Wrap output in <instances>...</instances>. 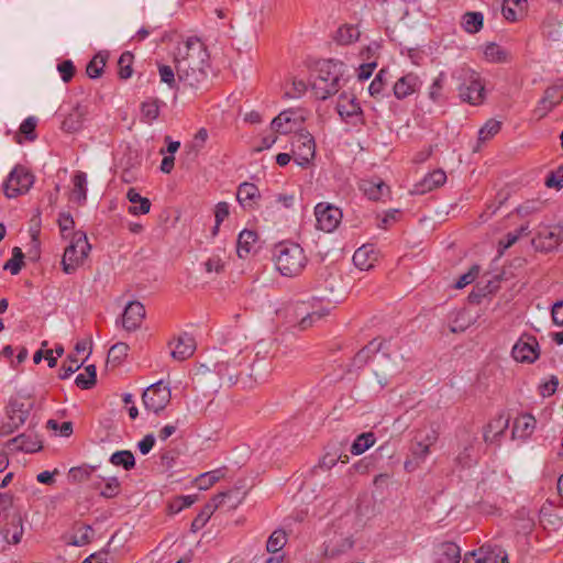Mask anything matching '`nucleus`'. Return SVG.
<instances>
[{
    "mask_svg": "<svg viewBox=\"0 0 563 563\" xmlns=\"http://www.w3.org/2000/svg\"><path fill=\"white\" fill-rule=\"evenodd\" d=\"M145 318V308L140 301H130L122 313V325L128 331H134L141 327Z\"/></svg>",
    "mask_w": 563,
    "mask_h": 563,
    "instance_id": "obj_14",
    "label": "nucleus"
},
{
    "mask_svg": "<svg viewBox=\"0 0 563 563\" xmlns=\"http://www.w3.org/2000/svg\"><path fill=\"white\" fill-rule=\"evenodd\" d=\"M260 198L261 194L256 185L245 181L238 187L236 199L242 208L253 209Z\"/></svg>",
    "mask_w": 563,
    "mask_h": 563,
    "instance_id": "obj_16",
    "label": "nucleus"
},
{
    "mask_svg": "<svg viewBox=\"0 0 563 563\" xmlns=\"http://www.w3.org/2000/svg\"><path fill=\"white\" fill-rule=\"evenodd\" d=\"M91 246L85 232L77 231L74 233L70 244L65 249L62 267L64 273L73 274L84 264Z\"/></svg>",
    "mask_w": 563,
    "mask_h": 563,
    "instance_id": "obj_4",
    "label": "nucleus"
},
{
    "mask_svg": "<svg viewBox=\"0 0 563 563\" xmlns=\"http://www.w3.org/2000/svg\"><path fill=\"white\" fill-rule=\"evenodd\" d=\"M482 563H509L508 555L504 549L498 545H485Z\"/></svg>",
    "mask_w": 563,
    "mask_h": 563,
    "instance_id": "obj_41",
    "label": "nucleus"
},
{
    "mask_svg": "<svg viewBox=\"0 0 563 563\" xmlns=\"http://www.w3.org/2000/svg\"><path fill=\"white\" fill-rule=\"evenodd\" d=\"M291 122V112L283 111L273 119L271 126L278 133L288 134L292 132V126L290 125Z\"/></svg>",
    "mask_w": 563,
    "mask_h": 563,
    "instance_id": "obj_44",
    "label": "nucleus"
},
{
    "mask_svg": "<svg viewBox=\"0 0 563 563\" xmlns=\"http://www.w3.org/2000/svg\"><path fill=\"white\" fill-rule=\"evenodd\" d=\"M57 70L64 82H69L76 71L74 63L70 59H65L57 65Z\"/></svg>",
    "mask_w": 563,
    "mask_h": 563,
    "instance_id": "obj_61",
    "label": "nucleus"
},
{
    "mask_svg": "<svg viewBox=\"0 0 563 563\" xmlns=\"http://www.w3.org/2000/svg\"><path fill=\"white\" fill-rule=\"evenodd\" d=\"M461 25L466 33L476 34L483 29L484 15L477 11L465 12L462 16Z\"/></svg>",
    "mask_w": 563,
    "mask_h": 563,
    "instance_id": "obj_28",
    "label": "nucleus"
},
{
    "mask_svg": "<svg viewBox=\"0 0 563 563\" xmlns=\"http://www.w3.org/2000/svg\"><path fill=\"white\" fill-rule=\"evenodd\" d=\"M225 499L230 501V508H235L239 504L242 503L243 496L241 495L239 489H230L227 492L219 493L209 503L217 504L219 508L221 505L224 504Z\"/></svg>",
    "mask_w": 563,
    "mask_h": 563,
    "instance_id": "obj_42",
    "label": "nucleus"
},
{
    "mask_svg": "<svg viewBox=\"0 0 563 563\" xmlns=\"http://www.w3.org/2000/svg\"><path fill=\"white\" fill-rule=\"evenodd\" d=\"M501 128V122L489 119L478 131V141L486 142L496 135Z\"/></svg>",
    "mask_w": 563,
    "mask_h": 563,
    "instance_id": "obj_49",
    "label": "nucleus"
},
{
    "mask_svg": "<svg viewBox=\"0 0 563 563\" xmlns=\"http://www.w3.org/2000/svg\"><path fill=\"white\" fill-rule=\"evenodd\" d=\"M376 442V437L373 432H364L356 437L351 445L350 452L353 455H361L366 450L372 448Z\"/></svg>",
    "mask_w": 563,
    "mask_h": 563,
    "instance_id": "obj_36",
    "label": "nucleus"
},
{
    "mask_svg": "<svg viewBox=\"0 0 563 563\" xmlns=\"http://www.w3.org/2000/svg\"><path fill=\"white\" fill-rule=\"evenodd\" d=\"M536 345L519 341L512 347V356L518 362L532 363L538 357Z\"/></svg>",
    "mask_w": 563,
    "mask_h": 563,
    "instance_id": "obj_32",
    "label": "nucleus"
},
{
    "mask_svg": "<svg viewBox=\"0 0 563 563\" xmlns=\"http://www.w3.org/2000/svg\"><path fill=\"white\" fill-rule=\"evenodd\" d=\"M86 358H84L81 362H78V360L71 355L68 356L67 362L68 364H63L58 372V378L59 379H67L73 375L75 372H77L84 364Z\"/></svg>",
    "mask_w": 563,
    "mask_h": 563,
    "instance_id": "obj_54",
    "label": "nucleus"
},
{
    "mask_svg": "<svg viewBox=\"0 0 563 563\" xmlns=\"http://www.w3.org/2000/svg\"><path fill=\"white\" fill-rule=\"evenodd\" d=\"M197 496L195 495H184L176 497L169 505V508L173 512H179L185 508L190 507L194 503H196Z\"/></svg>",
    "mask_w": 563,
    "mask_h": 563,
    "instance_id": "obj_59",
    "label": "nucleus"
},
{
    "mask_svg": "<svg viewBox=\"0 0 563 563\" xmlns=\"http://www.w3.org/2000/svg\"><path fill=\"white\" fill-rule=\"evenodd\" d=\"M158 74L161 81L166 84L170 89H178L174 69L168 65H158Z\"/></svg>",
    "mask_w": 563,
    "mask_h": 563,
    "instance_id": "obj_57",
    "label": "nucleus"
},
{
    "mask_svg": "<svg viewBox=\"0 0 563 563\" xmlns=\"http://www.w3.org/2000/svg\"><path fill=\"white\" fill-rule=\"evenodd\" d=\"M15 446L16 451L34 453L42 449L41 441L36 437L27 433H21L18 437L8 441L7 446Z\"/></svg>",
    "mask_w": 563,
    "mask_h": 563,
    "instance_id": "obj_21",
    "label": "nucleus"
},
{
    "mask_svg": "<svg viewBox=\"0 0 563 563\" xmlns=\"http://www.w3.org/2000/svg\"><path fill=\"white\" fill-rule=\"evenodd\" d=\"M170 397L169 387L162 380L148 386L142 395L145 408L155 413L162 411L169 404Z\"/></svg>",
    "mask_w": 563,
    "mask_h": 563,
    "instance_id": "obj_8",
    "label": "nucleus"
},
{
    "mask_svg": "<svg viewBox=\"0 0 563 563\" xmlns=\"http://www.w3.org/2000/svg\"><path fill=\"white\" fill-rule=\"evenodd\" d=\"M362 189L364 194L371 199V200H379L385 195L388 194L389 188L384 181H373V180H365L362 184Z\"/></svg>",
    "mask_w": 563,
    "mask_h": 563,
    "instance_id": "obj_35",
    "label": "nucleus"
},
{
    "mask_svg": "<svg viewBox=\"0 0 563 563\" xmlns=\"http://www.w3.org/2000/svg\"><path fill=\"white\" fill-rule=\"evenodd\" d=\"M445 181L446 174L442 169H437L426 175L423 179L415 186V191L417 194H426L442 186Z\"/></svg>",
    "mask_w": 563,
    "mask_h": 563,
    "instance_id": "obj_22",
    "label": "nucleus"
},
{
    "mask_svg": "<svg viewBox=\"0 0 563 563\" xmlns=\"http://www.w3.org/2000/svg\"><path fill=\"white\" fill-rule=\"evenodd\" d=\"M218 509V505L214 503H207L201 511L196 516V518L191 522V531L197 532L202 529L213 512Z\"/></svg>",
    "mask_w": 563,
    "mask_h": 563,
    "instance_id": "obj_39",
    "label": "nucleus"
},
{
    "mask_svg": "<svg viewBox=\"0 0 563 563\" xmlns=\"http://www.w3.org/2000/svg\"><path fill=\"white\" fill-rule=\"evenodd\" d=\"M109 461L112 465L122 466L125 471H130L135 466V457L129 450L114 452Z\"/></svg>",
    "mask_w": 563,
    "mask_h": 563,
    "instance_id": "obj_40",
    "label": "nucleus"
},
{
    "mask_svg": "<svg viewBox=\"0 0 563 563\" xmlns=\"http://www.w3.org/2000/svg\"><path fill=\"white\" fill-rule=\"evenodd\" d=\"M34 183V176L22 166L14 167L9 174L3 190L8 198H15L29 191Z\"/></svg>",
    "mask_w": 563,
    "mask_h": 563,
    "instance_id": "obj_6",
    "label": "nucleus"
},
{
    "mask_svg": "<svg viewBox=\"0 0 563 563\" xmlns=\"http://www.w3.org/2000/svg\"><path fill=\"white\" fill-rule=\"evenodd\" d=\"M24 254L18 246L12 249V257L5 262L3 269L9 271L12 275L20 273L23 265Z\"/></svg>",
    "mask_w": 563,
    "mask_h": 563,
    "instance_id": "obj_48",
    "label": "nucleus"
},
{
    "mask_svg": "<svg viewBox=\"0 0 563 563\" xmlns=\"http://www.w3.org/2000/svg\"><path fill=\"white\" fill-rule=\"evenodd\" d=\"M361 33L356 25L346 24L336 31L335 41L341 45H349L356 42Z\"/></svg>",
    "mask_w": 563,
    "mask_h": 563,
    "instance_id": "obj_37",
    "label": "nucleus"
},
{
    "mask_svg": "<svg viewBox=\"0 0 563 563\" xmlns=\"http://www.w3.org/2000/svg\"><path fill=\"white\" fill-rule=\"evenodd\" d=\"M88 109L86 106L77 104L74 107L62 123L63 130L69 133L79 131L84 125Z\"/></svg>",
    "mask_w": 563,
    "mask_h": 563,
    "instance_id": "obj_20",
    "label": "nucleus"
},
{
    "mask_svg": "<svg viewBox=\"0 0 563 563\" xmlns=\"http://www.w3.org/2000/svg\"><path fill=\"white\" fill-rule=\"evenodd\" d=\"M258 236L257 233L253 230H243L240 232L236 241V253L240 258L246 257L254 244L256 243Z\"/></svg>",
    "mask_w": 563,
    "mask_h": 563,
    "instance_id": "obj_26",
    "label": "nucleus"
},
{
    "mask_svg": "<svg viewBox=\"0 0 563 563\" xmlns=\"http://www.w3.org/2000/svg\"><path fill=\"white\" fill-rule=\"evenodd\" d=\"M74 189L71 199L79 206H82L87 200V175L84 172H77L73 178Z\"/></svg>",
    "mask_w": 563,
    "mask_h": 563,
    "instance_id": "obj_29",
    "label": "nucleus"
},
{
    "mask_svg": "<svg viewBox=\"0 0 563 563\" xmlns=\"http://www.w3.org/2000/svg\"><path fill=\"white\" fill-rule=\"evenodd\" d=\"M536 418L530 413H525L515 419L511 437L512 439H527L536 429Z\"/></svg>",
    "mask_w": 563,
    "mask_h": 563,
    "instance_id": "obj_18",
    "label": "nucleus"
},
{
    "mask_svg": "<svg viewBox=\"0 0 563 563\" xmlns=\"http://www.w3.org/2000/svg\"><path fill=\"white\" fill-rule=\"evenodd\" d=\"M515 526L517 532L523 534L530 533L536 526V521L533 516L531 515V511L526 508L519 509L516 515Z\"/></svg>",
    "mask_w": 563,
    "mask_h": 563,
    "instance_id": "obj_34",
    "label": "nucleus"
},
{
    "mask_svg": "<svg viewBox=\"0 0 563 563\" xmlns=\"http://www.w3.org/2000/svg\"><path fill=\"white\" fill-rule=\"evenodd\" d=\"M120 493V482L117 477H111L101 489L100 495L104 498H113Z\"/></svg>",
    "mask_w": 563,
    "mask_h": 563,
    "instance_id": "obj_64",
    "label": "nucleus"
},
{
    "mask_svg": "<svg viewBox=\"0 0 563 563\" xmlns=\"http://www.w3.org/2000/svg\"><path fill=\"white\" fill-rule=\"evenodd\" d=\"M275 266L286 277L299 275L307 264L302 247L292 242H282L275 246Z\"/></svg>",
    "mask_w": 563,
    "mask_h": 563,
    "instance_id": "obj_2",
    "label": "nucleus"
},
{
    "mask_svg": "<svg viewBox=\"0 0 563 563\" xmlns=\"http://www.w3.org/2000/svg\"><path fill=\"white\" fill-rule=\"evenodd\" d=\"M106 59L101 55H96L87 65L86 73L89 78H99L103 71Z\"/></svg>",
    "mask_w": 563,
    "mask_h": 563,
    "instance_id": "obj_55",
    "label": "nucleus"
},
{
    "mask_svg": "<svg viewBox=\"0 0 563 563\" xmlns=\"http://www.w3.org/2000/svg\"><path fill=\"white\" fill-rule=\"evenodd\" d=\"M336 110L342 120L353 125L363 123V111L356 102V97L347 92L339 96Z\"/></svg>",
    "mask_w": 563,
    "mask_h": 563,
    "instance_id": "obj_11",
    "label": "nucleus"
},
{
    "mask_svg": "<svg viewBox=\"0 0 563 563\" xmlns=\"http://www.w3.org/2000/svg\"><path fill=\"white\" fill-rule=\"evenodd\" d=\"M352 260L356 267L362 271H366L374 266V263L376 262V255L374 251L364 245L354 252Z\"/></svg>",
    "mask_w": 563,
    "mask_h": 563,
    "instance_id": "obj_30",
    "label": "nucleus"
},
{
    "mask_svg": "<svg viewBox=\"0 0 563 563\" xmlns=\"http://www.w3.org/2000/svg\"><path fill=\"white\" fill-rule=\"evenodd\" d=\"M563 241V228L559 225L540 227L537 235L532 239L536 251L549 253L559 247Z\"/></svg>",
    "mask_w": 563,
    "mask_h": 563,
    "instance_id": "obj_7",
    "label": "nucleus"
},
{
    "mask_svg": "<svg viewBox=\"0 0 563 563\" xmlns=\"http://www.w3.org/2000/svg\"><path fill=\"white\" fill-rule=\"evenodd\" d=\"M528 9V0H504L503 16L509 22H516Z\"/></svg>",
    "mask_w": 563,
    "mask_h": 563,
    "instance_id": "obj_23",
    "label": "nucleus"
},
{
    "mask_svg": "<svg viewBox=\"0 0 563 563\" xmlns=\"http://www.w3.org/2000/svg\"><path fill=\"white\" fill-rule=\"evenodd\" d=\"M129 345L124 342L113 344L108 352V362L120 364L128 355Z\"/></svg>",
    "mask_w": 563,
    "mask_h": 563,
    "instance_id": "obj_51",
    "label": "nucleus"
},
{
    "mask_svg": "<svg viewBox=\"0 0 563 563\" xmlns=\"http://www.w3.org/2000/svg\"><path fill=\"white\" fill-rule=\"evenodd\" d=\"M479 267L477 265H474L470 268V271L465 274H463L457 282L455 283L456 289H462L466 287L467 285L472 284L476 277L478 276Z\"/></svg>",
    "mask_w": 563,
    "mask_h": 563,
    "instance_id": "obj_62",
    "label": "nucleus"
},
{
    "mask_svg": "<svg viewBox=\"0 0 563 563\" xmlns=\"http://www.w3.org/2000/svg\"><path fill=\"white\" fill-rule=\"evenodd\" d=\"M510 418L505 413L498 415L486 427L484 440L486 443H497L509 427Z\"/></svg>",
    "mask_w": 563,
    "mask_h": 563,
    "instance_id": "obj_15",
    "label": "nucleus"
},
{
    "mask_svg": "<svg viewBox=\"0 0 563 563\" xmlns=\"http://www.w3.org/2000/svg\"><path fill=\"white\" fill-rule=\"evenodd\" d=\"M287 543L286 532L282 529L275 530L268 538L266 542V550L269 553H277L282 551V549Z\"/></svg>",
    "mask_w": 563,
    "mask_h": 563,
    "instance_id": "obj_46",
    "label": "nucleus"
},
{
    "mask_svg": "<svg viewBox=\"0 0 563 563\" xmlns=\"http://www.w3.org/2000/svg\"><path fill=\"white\" fill-rule=\"evenodd\" d=\"M562 88V86L554 85L544 91V96L539 102V110L542 111L541 115L552 110L553 107L563 100V92H561Z\"/></svg>",
    "mask_w": 563,
    "mask_h": 563,
    "instance_id": "obj_25",
    "label": "nucleus"
},
{
    "mask_svg": "<svg viewBox=\"0 0 563 563\" xmlns=\"http://www.w3.org/2000/svg\"><path fill=\"white\" fill-rule=\"evenodd\" d=\"M314 153V139L309 132H300L294 136L292 157L299 166L306 167L313 159Z\"/></svg>",
    "mask_w": 563,
    "mask_h": 563,
    "instance_id": "obj_9",
    "label": "nucleus"
},
{
    "mask_svg": "<svg viewBox=\"0 0 563 563\" xmlns=\"http://www.w3.org/2000/svg\"><path fill=\"white\" fill-rule=\"evenodd\" d=\"M36 125L37 119L35 117L26 118L20 125V134H23L27 141H34L36 139Z\"/></svg>",
    "mask_w": 563,
    "mask_h": 563,
    "instance_id": "obj_58",
    "label": "nucleus"
},
{
    "mask_svg": "<svg viewBox=\"0 0 563 563\" xmlns=\"http://www.w3.org/2000/svg\"><path fill=\"white\" fill-rule=\"evenodd\" d=\"M79 536L75 537L71 544L76 547H82L90 542L92 537V528L88 525H84L78 529Z\"/></svg>",
    "mask_w": 563,
    "mask_h": 563,
    "instance_id": "obj_63",
    "label": "nucleus"
},
{
    "mask_svg": "<svg viewBox=\"0 0 563 563\" xmlns=\"http://www.w3.org/2000/svg\"><path fill=\"white\" fill-rule=\"evenodd\" d=\"M134 55L126 51L121 54L118 60L119 71L118 75L121 79H129L133 74Z\"/></svg>",
    "mask_w": 563,
    "mask_h": 563,
    "instance_id": "obj_47",
    "label": "nucleus"
},
{
    "mask_svg": "<svg viewBox=\"0 0 563 563\" xmlns=\"http://www.w3.org/2000/svg\"><path fill=\"white\" fill-rule=\"evenodd\" d=\"M559 517L551 512V507L542 506L539 510V522L544 528H555Z\"/></svg>",
    "mask_w": 563,
    "mask_h": 563,
    "instance_id": "obj_56",
    "label": "nucleus"
},
{
    "mask_svg": "<svg viewBox=\"0 0 563 563\" xmlns=\"http://www.w3.org/2000/svg\"><path fill=\"white\" fill-rule=\"evenodd\" d=\"M195 350V339L188 333H183L176 339V344L172 349L170 355L176 361H185L194 354Z\"/></svg>",
    "mask_w": 563,
    "mask_h": 563,
    "instance_id": "obj_17",
    "label": "nucleus"
},
{
    "mask_svg": "<svg viewBox=\"0 0 563 563\" xmlns=\"http://www.w3.org/2000/svg\"><path fill=\"white\" fill-rule=\"evenodd\" d=\"M209 54L198 37H189L177 48L175 68L178 81L191 88L206 82Z\"/></svg>",
    "mask_w": 563,
    "mask_h": 563,
    "instance_id": "obj_1",
    "label": "nucleus"
},
{
    "mask_svg": "<svg viewBox=\"0 0 563 563\" xmlns=\"http://www.w3.org/2000/svg\"><path fill=\"white\" fill-rule=\"evenodd\" d=\"M459 85L460 98L470 104L478 106L483 103L485 98V86L481 80L479 74L470 69L462 68L460 70Z\"/></svg>",
    "mask_w": 563,
    "mask_h": 563,
    "instance_id": "obj_5",
    "label": "nucleus"
},
{
    "mask_svg": "<svg viewBox=\"0 0 563 563\" xmlns=\"http://www.w3.org/2000/svg\"><path fill=\"white\" fill-rule=\"evenodd\" d=\"M159 103L161 101L156 98L145 100L141 104V113L143 119L151 123L156 120L159 115Z\"/></svg>",
    "mask_w": 563,
    "mask_h": 563,
    "instance_id": "obj_45",
    "label": "nucleus"
},
{
    "mask_svg": "<svg viewBox=\"0 0 563 563\" xmlns=\"http://www.w3.org/2000/svg\"><path fill=\"white\" fill-rule=\"evenodd\" d=\"M437 563H459L461 560V549L454 542H442L434 551Z\"/></svg>",
    "mask_w": 563,
    "mask_h": 563,
    "instance_id": "obj_19",
    "label": "nucleus"
},
{
    "mask_svg": "<svg viewBox=\"0 0 563 563\" xmlns=\"http://www.w3.org/2000/svg\"><path fill=\"white\" fill-rule=\"evenodd\" d=\"M128 200L132 203L129 207V213L132 216L146 214L151 210V201L142 197L135 188H130L126 192Z\"/></svg>",
    "mask_w": 563,
    "mask_h": 563,
    "instance_id": "obj_24",
    "label": "nucleus"
},
{
    "mask_svg": "<svg viewBox=\"0 0 563 563\" xmlns=\"http://www.w3.org/2000/svg\"><path fill=\"white\" fill-rule=\"evenodd\" d=\"M422 81L419 76L415 73H408L401 76L393 87L394 96L398 100H404L405 98L413 95L419 91Z\"/></svg>",
    "mask_w": 563,
    "mask_h": 563,
    "instance_id": "obj_13",
    "label": "nucleus"
},
{
    "mask_svg": "<svg viewBox=\"0 0 563 563\" xmlns=\"http://www.w3.org/2000/svg\"><path fill=\"white\" fill-rule=\"evenodd\" d=\"M96 380V366L91 364L85 367V373H80L76 376L75 384L81 389H90L95 386Z\"/></svg>",
    "mask_w": 563,
    "mask_h": 563,
    "instance_id": "obj_43",
    "label": "nucleus"
},
{
    "mask_svg": "<svg viewBox=\"0 0 563 563\" xmlns=\"http://www.w3.org/2000/svg\"><path fill=\"white\" fill-rule=\"evenodd\" d=\"M386 69H380L368 86V92L374 98H379L386 85Z\"/></svg>",
    "mask_w": 563,
    "mask_h": 563,
    "instance_id": "obj_52",
    "label": "nucleus"
},
{
    "mask_svg": "<svg viewBox=\"0 0 563 563\" xmlns=\"http://www.w3.org/2000/svg\"><path fill=\"white\" fill-rule=\"evenodd\" d=\"M542 34L550 41H560L563 35V23L555 16H548L542 23Z\"/></svg>",
    "mask_w": 563,
    "mask_h": 563,
    "instance_id": "obj_33",
    "label": "nucleus"
},
{
    "mask_svg": "<svg viewBox=\"0 0 563 563\" xmlns=\"http://www.w3.org/2000/svg\"><path fill=\"white\" fill-rule=\"evenodd\" d=\"M333 60L319 64L318 75L312 82V90L318 99L325 100L339 91L340 74Z\"/></svg>",
    "mask_w": 563,
    "mask_h": 563,
    "instance_id": "obj_3",
    "label": "nucleus"
},
{
    "mask_svg": "<svg viewBox=\"0 0 563 563\" xmlns=\"http://www.w3.org/2000/svg\"><path fill=\"white\" fill-rule=\"evenodd\" d=\"M317 228L324 232L334 231L342 220V211L329 203L320 202L314 207Z\"/></svg>",
    "mask_w": 563,
    "mask_h": 563,
    "instance_id": "obj_10",
    "label": "nucleus"
},
{
    "mask_svg": "<svg viewBox=\"0 0 563 563\" xmlns=\"http://www.w3.org/2000/svg\"><path fill=\"white\" fill-rule=\"evenodd\" d=\"M22 537H23L22 519H21V517H18L16 522L13 527V530L7 529L4 538H5L7 542L10 544H18L21 542Z\"/></svg>",
    "mask_w": 563,
    "mask_h": 563,
    "instance_id": "obj_60",
    "label": "nucleus"
},
{
    "mask_svg": "<svg viewBox=\"0 0 563 563\" xmlns=\"http://www.w3.org/2000/svg\"><path fill=\"white\" fill-rule=\"evenodd\" d=\"M382 345H383V342L376 343L375 339L372 340L368 343V345L364 346L362 350H360L356 353V355L354 356V360H353L354 365H356L357 367L364 366L369 361V358L372 357L373 354L380 351Z\"/></svg>",
    "mask_w": 563,
    "mask_h": 563,
    "instance_id": "obj_38",
    "label": "nucleus"
},
{
    "mask_svg": "<svg viewBox=\"0 0 563 563\" xmlns=\"http://www.w3.org/2000/svg\"><path fill=\"white\" fill-rule=\"evenodd\" d=\"M225 467H220L202 473L196 477L195 483L200 490H207L221 478H223L225 476Z\"/></svg>",
    "mask_w": 563,
    "mask_h": 563,
    "instance_id": "obj_31",
    "label": "nucleus"
},
{
    "mask_svg": "<svg viewBox=\"0 0 563 563\" xmlns=\"http://www.w3.org/2000/svg\"><path fill=\"white\" fill-rule=\"evenodd\" d=\"M438 441V433L433 429H421L415 437L410 448L411 455L417 463L423 462L430 454V448Z\"/></svg>",
    "mask_w": 563,
    "mask_h": 563,
    "instance_id": "obj_12",
    "label": "nucleus"
},
{
    "mask_svg": "<svg viewBox=\"0 0 563 563\" xmlns=\"http://www.w3.org/2000/svg\"><path fill=\"white\" fill-rule=\"evenodd\" d=\"M96 466L91 465H82L77 467H71L68 472L69 479L74 483H81L90 478L92 473L95 472Z\"/></svg>",
    "mask_w": 563,
    "mask_h": 563,
    "instance_id": "obj_50",
    "label": "nucleus"
},
{
    "mask_svg": "<svg viewBox=\"0 0 563 563\" xmlns=\"http://www.w3.org/2000/svg\"><path fill=\"white\" fill-rule=\"evenodd\" d=\"M484 54L487 60L500 63L506 60L507 53L496 43H488L485 46Z\"/></svg>",
    "mask_w": 563,
    "mask_h": 563,
    "instance_id": "obj_53",
    "label": "nucleus"
},
{
    "mask_svg": "<svg viewBox=\"0 0 563 563\" xmlns=\"http://www.w3.org/2000/svg\"><path fill=\"white\" fill-rule=\"evenodd\" d=\"M29 410L23 402L11 400L7 408L8 421H11L13 427H21L29 418Z\"/></svg>",
    "mask_w": 563,
    "mask_h": 563,
    "instance_id": "obj_27",
    "label": "nucleus"
}]
</instances>
